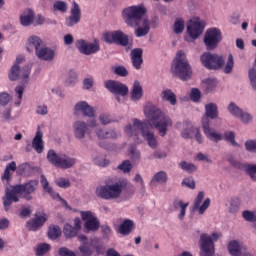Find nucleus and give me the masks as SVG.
Instances as JSON below:
<instances>
[{"label": "nucleus", "instance_id": "f257e3e1", "mask_svg": "<svg viewBox=\"0 0 256 256\" xmlns=\"http://www.w3.org/2000/svg\"><path fill=\"white\" fill-rule=\"evenodd\" d=\"M39 182L37 180H30L24 184H18L11 186L10 189H6L5 195L3 196V207L5 211H9L13 203H19V198L23 197L26 201L33 199V193L37 191Z\"/></svg>", "mask_w": 256, "mask_h": 256}, {"label": "nucleus", "instance_id": "f03ea898", "mask_svg": "<svg viewBox=\"0 0 256 256\" xmlns=\"http://www.w3.org/2000/svg\"><path fill=\"white\" fill-rule=\"evenodd\" d=\"M144 113L148 119L149 125L157 129L160 137L167 135V127H173V120L166 116L155 106H146Z\"/></svg>", "mask_w": 256, "mask_h": 256}, {"label": "nucleus", "instance_id": "7ed1b4c3", "mask_svg": "<svg viewBox=\"0 0 256 256\" xmlns=\"http://www.w3.org/2000/svg\"><path fill=\"white\" fill-rule=\"evenodd\" d=\"M132 121L133 125L129 124L125 127V133L130 137H139V134L142 133V137L147 141L149 147L157 149V137H155V133L150 130L149 124L137 118H134Z\"/></svg>", "mask_w": 256, "mask_h": 256}, {"label": "nucleus", "instance_id": "20e7f679", "mask_svg": "<svg viewBox=\"0 0 256 256\" xmlns=\"http://www.w3.org/2000/svg\"><path fill=\"white\" fill-rule=\"evenodd\" d=\"M145 15H147V8L143 4L129 6L122 11V17L128 27H139Z\"/></svg>", "mask_w": 256, "mask_h": 256}, {"label": "nucleus", "instance_id": "39448f33", "mask_svg": "<svg viewBox=\"0 0 256 256\" xmlns=\"http://www.w3.org/2000/svg\"><path fill=\"white\" fill-rule=\"evenodd\" d=\"M125 187H127V182L125 181H118L113 184H106L96 189V195L97 197H100V199H105L106 201L119 199Z\"/></svg>", "mask_w": 256, "mask_h": 256}, {"label": "nucleus", "instance_id": "423d86ee", "mask_svg": "<svg viewBox=\"0 0 256 256\" xmlns=\"http://www.w3.org/2000/svg\"><path fill=\"white\" fill-rule=\"evenodd\" d=\"M171 69L174 75H177L182 81H187L191 77V65H189L183 50L177 52Z\"/></svg>", "mask_w": 256, "mask_h": 256}, {"label": "nucleus", "instance_id": "0eeeda50", "mask_svg": "<svg viewBox=\"0 0 256 256\" xmlns=\"http://www.w3.org/2000/svg\"><path fill=\"white\" fill-rule=\"evenodd\" d=\"M47 159L51 165L59 167L60 169H71V167L77 163V159L67 156L66 154H57L55 150L48 151Z\"/></svg>", "mask_w": 256, "mask_h": 256}, {"label": "nucleus", "instance_id": "6e6552de", "mask_svg": "<svg viewBox=\"0 0 256 256\" xmlns=\"http://www.w3.org/2000/svg\"><path fill=\"white\" fill-rule=\"evenodd\" d=\"M200 61L202 65L210 71H219L222 67H225V59L219 54H211V52H204Z\"/></svg>", "mask_w": 256, "mask_h": 256}, {"label": "nucleus", "instance_id": "1a4fd4ad", "mask_svg": "<svg viewBox=\"0 0 256 256\" xmlns=\"http://www.w3.org/2000/svg\"><path fill=\"white\" fill-rule=\"evenodd\" d=\"M213 241H219V234L214 232L211 236L207 234L200 235V256L215 255V243Z\"/></svg>", "mask_w": 256, "mask_h": 256}, {"label": "nucleus", "instance_id": "9d476101", "mask_svg": "<svg viewBox=\"0 0 256 256\" xmlns=\"http://www.w3.org/2000/svg\"><path fill=\"white\" fill-rule=\"evenodd\" d=\"M103 40L108 45H120V47H127L129 45V35L121 30L109 31L103 34Z\"/></svg>", "mask_w": 256, "mask_h": 256}, {"label": "nucleus", "instance_id": "9b49d317", "mask_svg": "<svg viewBox=\"0 0 256 256\" xmlns=\"http://www.w3.org/2000/svg\"><path fill=\"white\" fill-rule=\"evenodd\" d=\"M223 41V33L219 28L208 29L204 35V45L208 51H213L217 49L219 43Z\"/></svg>", "mask_w": 256, "mask_h": 256}, {"label": "nucleus", "instance_id": "f8f14e48", "mask_svg": "<svg viewBox=\"0 0 256 256\" xmlns=\"http://www.w3.org/2000/svg\"><path fill=\"white\" fill-rule=\"evenodd\" d=\"M76 48L82 55H95V53L101 50V46L97 40H95L94 43H89L83 39L77 40Z\"/></svg>", "mask_w": 256, "mask_h": 256}, {"label": "nucleus", "instance_id": "ddd939ff", "mask_svg": "<svg viewBox=\"0 0 256 256\" xmlns=\"http://www.w3.org/2000/svg\"><path fill=\"white\" fill-rule=\"evenodd\" d=\"M81 219L86 221L84 223V229L88 231H99V227H101V222L97 219V216L93 214L91 211H81L80 212Z\"/></svg>", "mask_w": 256, "mask_h": 256}, {"label": "nucleus", "instance_id": "4468645a", "mask_svg": "<svg viewBox=\"0 0 256 256\" xmlns=\"http://www.w3.org/2000/svg\"><path fill=\"white\" fill-rule=\"evenodd\" d=\"M104 87L109 91V93H112V95L125 97L129 93V87H127V85L115 80L105 81Z\"/></svg>", "mask_w": 256, "mask_h": 256}, {"label": "nucleus", "instance_id": "2eb2a0df", "mask_svg": "<svg viewBox=\"0 0 256 256\" xmlns=\"http://www.w3.org/2000/svg\"><path fill=\"white\" fill-rule=\"evenodd\" d=\"M203 199H205V192L200 191L198 192L194 203H193V209L194 211H197L198 209V213L199 215H204L205 211H207V209H209L210 205H211V199L206 198L203 202ZM202 203V205H201Z\"/></svg>", "mask_w": 256, "mask_h": 256}, {"label": "nucleus", "instance_id": "dca6fc26", "mask_svg": "<svg viewBox=\"0 0 256 256\" xmlns=\"http://www.w3.org/2000/svg\"><path fill=\"white\" fill-rule=\"evenodd\" d=\"M81 21V8L77 2H73V6L70 10V16L66 18L65 25L66 27H74Z\"/></svg>", "mask_w": 256, "mask_h": 256}, {"label": "nucleus", "instance_id": "f3484780", "mask_svg": "<svg viewBox=\"0 0 256 256\" xmlns=\"http://www.w3.org/2000/svg\"><path fill=\"white\" fill-rule=\"evenodd\" d=\"M202 129L207 139H209L210 141H213L214 143H219V141L223 139V135L215 132L214 129H211V127L209 126L208 118H202Z\"/></svg>", "mask_w": 256, "mask_h": 256}, {"label": "nucleus", "instance_id": "a211bd4d", "mask_svg": "<svg viewBox=\"0 0 256 256\" xmlns=\"http://www.w3.org/2000/svg\"><path fill=\"white\" fill-rule=\"evenodd\" d=\"M185 125L187 128L183 130L182 137L184 139H191V134L195 133V139L197 143H203V135H201L199 128L193 127V125H191L189 122H185Z\"/></svg>", "mask_w": 256, "mask_h": 256}, {"label": "nucleus", "instance_id": "6ab92c4d", "mask_svg": "<svg viewBox=\"0 0 256 256\" xmlns=\"http://www.w3.org/2000/svg\"><path fill=\"white\" fill-rule=\"evenodd\" d=\"M204 27L201 20L191 21L190 25L187 26V33L192 39H197V37L203 34Z\"/></svg>", "mask_w": 256, "mask_h": 256}, {"label": "nucleus", "instance_id": "aec40b11", "mask_svg": "<svg viewBox=\"0 0 256 256\" xmlns=\"http://www.w3.org/2000/svg\"><path fill=\"white\" fill-rule=\"evenodd\" d=\"M46 222L47 214L42 213L40 216L39 214H35V218L27 222L26 227L29 231H37L42 225H45Z\"/></svg>", "mask_w": 256, "mask_h": 256}, {"label": "nucleus", "instance_id": "412c9836", "mask_svg": "<svg viewBox=\"0 0 256 256\" xmlns=\"http://www.w3.org/2000/svg\"><path fill=\"white\" fill-rule=\"evenodd\" d=\"M228 161L232 167H235L236 169H245L251 179L256 181V165H243L241 162L235 160L234 158H229Z\"/></svg>", "mask_w": 256, "mask_h": 256}, {"label": "nucleus", "instance_id": "4be33fe9", "mask_svg": "<svg viewBox=\"0 0 256 256\" xmlns=\"http://www.w3.org/2000/svg\"><path fill=\"white\" fill-rule=\"evenodd\" d=\"M130 59L132 61V66L139 71L143 65V49L134 48L130 52Z\"/></svg>", "mask_w": 256, "mask_h": 256}, {"label": "nucleus", "instance_id": "5701e85b", "mask_svg": "<svg viewBox=\"0 0 256 256\" xmlns=\"http://www.w3.org/2000/svg\"><path fill=\"white\" fill-rule=\"evenodd\" d=\"M33 21H35V12L30 8L23 10L20 15V24L22 27H31V25H33Z\"/></svg>", "mask_w": 256, "mask_h": 256}, {"label": "nucleus", "instance_id": "b1692460", "mask_svg": "<svg viewBox=\"0 0 256 256\" xmlns=\"http://www.w3.org/2000/svg\"><path fill=\"white\" fill-rule=\"evenodd\" d=\"M35 55L40 61H53L55 59V50L49 47H43L37 50Z\"/></svg>", "mask_w": 256, "mask_h": 256}, {"label": "nucleus", "instance_id": "393cba45", "mask_svg": "<svg viewBox=\"0 0 256 256\" xmlns=\"http://www.w3.org/2000/svg\"><path fill=\"white\" fill-rule=\"evenodd\" d=\"M32 147L36 153H43L45 149V144L43 142V132H41L39 127L37 128L36 135L33 138Z\"/></svg>", "mask_w": 256, "mask_h": 256}, {"label": "nucleus", "instance_id": "a878e982", "mask_svg": "<svg viewBox=\"0 0 256 256\" xmlns=\"http://www.w3.org/2000/svg\"><path fill=\"white\" fill-rule=\"evenodd\" d=\"M40 183H41L44 191L49 193V195L52 197V199H59V201H62V203L67 204V201H65V199L61 198V195H59V193H57V192H54L53 188L49 186V181L47 180V177H45V175H41Z\"/></svg>", "mask_w": 256, "mask_h": 256}, {"label": "nucleus", "instance_id": "bb28decb", "mask_svg": "<svg viewBox=\"0 0 256 256\" xmlns=\"http://www.w3.org/2000/svg\"><path fill=\"white\" fill-rule=\"evenodd\" d=\"M133 229H135V222H133L131 219H126L120 224L118 233L124 237H127V235H131Z\"/></svg>", "mask_w": 256, "mask_h": 256}, {"label": "nucleus", "instance_id": "cd10ccee", "mask_svg": "<svg viewBox=\"0 0 256 256\" xmlns=\"http://www.w3.org/2000/svg\"><path fill=\"white\" fill-rule=\"evenodd\" d=\"M73 129L76 139H85V133L89 131V128H87V123L82 121H76L73 124Z\"/></svg>", "mask_w": 256, "mask_h": 256}, {"label": "nucleus", "instance_id": "c85d7f7f", "mask_svg": "<svg viewBox=\"0 0 256 256\" xmlns=\"http://www.w3.org/2000/svg\"><path fill=\"white\" fill-rule=\"evenodd\" d=\"M75 111H82L86 117H95V110L85 101L77 103Z\"/></svg>", "mask_w": 256, "mask_h": 256}, {"label": "nucleus", "instance_id": "c756f323", "mask_svg": "<svg viewBox=\"0 0 256 256\" xmlns=\"http://www.w3.org/2000/svg\"><path fill=\"white\" fill-rule=\"evenodd\" d=\"M43 43V40H41V38H39L38 36H31L28 39V43H27V51H29V53H31V51H33V49H35V54L37 53V51H39L41 49V45Z\"/></svg>", "mask_w": 256, "mask_h": 256}, {"label": "nucleus", "instance_id": "7c9ffc66", "mask_svg": "<svg viewBox=\"0 0 256 256\" xmlns=\"http://www.w3.org/2000/svg\"><path fill=\"white\" fill-rule=\"evenodd\" d=\"M174 209H180V213L178 215V218L180 221H183L185 219V214L187 213V207H189V202H183V200L175 199L173 201Z\"/></svg>", "mask_w": 256, "mask_h": 256}, {"label": "nucleus", "instance_id": "2f4dec72", "mask_svg": "<svg viewBox=\"0 0 256 256\" xmlns=\"http://www.w3.org/2000/svg\"><path fill=\"white\" fill-rule=\"evenodd\" d=\"M167 179H168L167 172L159 171L152 177L150 181V186L157 187V183H159L160 185H163L167 183Z\"/></svg>", "mask_w": 256, "mask_h": 256}, {"label": "nucleus", "instance_id": "473e14b6", "mask_svg": "<svg viewBox=\"0 0 256 256\" xmlns=\"http://www.w3.org/2000/svg\"><path fill=\"white\" fill-rule=\"evenodd\" d=\"M130 97L132 101H139L143 97V87L139 81L134 82Z\"/></svg>", "mask_w": 256, "mask_h": 256}, {"label": "nucleus", "instance_id": "72a5a7b5", "mask_svg": "<svg viewBox=\"0 0 256 256\" xmlns=\"http://www.w3.org/2000/svg\"><path fill=\"white\" fill-rule=\"evenodd\" d=\"M205 115L206 117H204V119H217L218 115H219V110L217 108L216 104L213 103H209L205 106Z\"/></svg>", "mask_w": 256, "mask_h": 256}, {"label": "nucleus", "instance_id": "f704fd0d", "mask_svg": "<svg viewBox=\"0 0 256 256\" xmlns=\"http://www.w3.org/2000/svg\"><path fill=\"white\" fill-rule=\"evenodd\" d=\"M162 99L168 101L170 105H177V96L171 89H166L162 92Z\"/></svg>", "mask_w": 256, "mask_h": 256}, {"label": "nucleus", "instance_id": "c9c22d12", "mask_svg": "<svg viewBox=\"0 0 256 256\" xmlns=\"http://www.w3.org/2000/svg\"><path fill=\"white\" fill-rule=\"evenodd\" d=\"M11 171H17V163H15V161H12L6 165L4 174L2 176V181H11Z\"/></svg>", "mask_w": 256, "mask_h": 256}, {"label": "nucleus", "instance_id": "e433bc0d", "mask_svg": "<svg viewBox=\"0 0 256 256\" xmlns=\"http://www.w3.org/2000/svg\"><path fill=\"white\" fill-rule=\"evenodd\" d=\"M228 251L232 256H241V246L237 240H232L228 244Z\"/></svg>", "mask_w": 256, "mask_h": 256}, {"label": "nucleus", "instance_id": "4c0bfd02", "mask_svg": "<svg viewBox=\"0 0 256 256\" xmlns=\"http://www.w3.org/2000/svg\"><path fill=\"white\" fill-rule=\"evenodd\" d=\"M96 135L100 139H116L117 138V132H115L114 130L104 131L100 129L96 131Z\"/></svg>", "mask_w": 256, "mask_h": 256}, {"label": "nucleus", "instance_id": "58836bf2", "mask_svg": "<svg viewBox=\"0 0 256 256\" xmlns=\"http://www.w3.org/2000/svg\"><path fill=\"white\" fill-rule=\"evenodd\" d=\"M178 165L180 169H182V171H185L186 173L189 174L195 173V171H197V166L187 161H181Z\"/></svg>", "mask_w": 256, "mask_h": 256}, {"label": "nucleus", "instance_id": "ea45409f", "mask_svg": "<svg viewBox=\"0 0 256 256\" xmlns=\"http://www.w3.org/2000/svg\"><path fill=\"white\" fill-rule=\"evenodd\" d=\"M143 21V27L139 26L136 29V37H145L149 33V21L147 19L142 20Z\"/></svg>", "mask_w": 256, "mask_h": 256}, {"label": "nucleus", "instance_id": "a19ab883", "mask_svg": "<svg viewBox=\"0 0 256 256\" xmlns=\"http://www.w3.org/2000/svg\"><path fill=\"white\" fill-rule=\"evenodd\" d=\"M77 230L73 228L70 224H65L63 228V234L67 239H73V237H77Z\"/></svg>", "mask_w": 256, "mask_h": 256}, {"label": "nucleus", "instance_id": "79ce46f5", "mask_svg": "<svg viewBox=\"0 0 256 256\" xmlns=\"http://www.w3.org/2000/svg\"><path fill=\"white\" fill-rule=\"evenodd\" d=\"M235 67V60L233 59V54H229L228 55V60L226 62V64L224 65V73H226V75H229L231 73H233V68Z\"/></svg>", "mask_w": 256, "mask_h": 256}, {"label": "nucleus", "instance_id": "37998d69", "mask_svg": "<svg viewBox=\"0 0 256 256\" xmlns=\"http://www.w3.org/2000/svg\"><path fill=\"white\" fill-rule=\"evenodd\" d=\"M185 31V21L183 18H177L174 22V33L179 35Z\"/></svg>", "mask_w": 256, "mask_h": 256}, {"label": "nucleus", "instance_id": "c03bdc74", "mask_svg": "<svg viewBox=\"0 0 256 256\" xmlns=\"http://www.w3.org/2000/svg\"><path fill=\"white\" fill-rule=\"evenodd\" d=\"M204 84L206 93H211V91H215L217 87V79L208 78L204 80Z\"/></svg>", "mask_w": 256, "mask_h": 256}, {"label": "nucleus", "instance_id": "a18cd8bd", "mask_svg": "<svg viewBox=\"0 0 256 256\" xmlns=\"http://www.w3.org/2000/svg\"><path fill=\"white\" fill-rule=\"evenodd\" d=\"M21 73V70L17 64H14L9 72V80L10 81H17L19 79V75Z\"/></svg>", "mask_w": 256, "mask_h": 256}, {"label": "nucleus", "instance_id": "49530a36", "mask_svg": "<svg viewBox=\"0 0 256 256\" xmlns=\"http://www.w3.org/2000/svg\"><path fill=\"white\" fill-rule=\"evenodd\" d=\"M48 237L52 240L59 239V237H61V228H59V226L50 227L48 230Z\"/></svg>", "mask_w": 256, "mask_h": 256}, {"label": "nucleus", "instance_id": "de8ad7c7", "mask_svg": "<svg viewBox=\"0 0 256 256\" xmlns=\"http://www.w3.org/2000/svg\"><path fill=\"white\" fill-rule=\"evenodd\" d=\"M54 183L57 185V187H60L61 189H67L71 187V181L63 177L55 179Z\"/></svg>", "mask_w": 256, "mask_h": 256}, {"label": "nucleus", "instance_id": "09e8293b", "mask_svg": "<svg viewBox=\"0 0 256 256\" xmlns=\"http://www.w3.org/2000/svg\"><path fill=\"white\" fill-rule=\"evenodd\" d=\"M228 111L231 115H233L234 117H238L241 115L242 113V109L239 108V106L235 105L234 102H231L229 105H228Z\"/></svg>", "mask_w": 256, "mask_h": 256}, {"label": "nucleus", "instance_id": "8fccbe9b", "mask_svg": "<svg viewBox=\"0 0 256 256\" xmlns=\"http://www.w3.org/2000/svg\"><path fill=\"white\" fill-rule=\"evenodd\" d=\"M51 249V245L46 243H41L36 248V255L43 256L45 253H47Z\"/></svg>", "mask_w": 256, "mask_h": 256}, {"label": "nucleus", "instance_id": "3c124183", "mask_svg": "<svg viewBox=\"0 0 256 256\" xmlns=\"http://www.w3.org/2000/svg\"><path fill=\"white\" fill-rule=\"evenodd\" d=\"M224 139L228 141V143H231L233 147H239V144L235 142V132L228 131L224 133Z\"/></svg>", "mask_w": 256, "mask_h": 256}, {"label": "nucleus", "instance_id": "603ef678", "mask_svg": "<svg viewBox=\"0 0 256 256\" xmlns=\"http://www.w3.org/2000/svg\"><path fill=\"white\" fill-rule=\"evenodd\" d=\"M118 169L120 171H123V173H131V169H133V165L131 164V161L124 160L119 166Z\"/></svg>", "mask_w": 256, "mask_h": 256}, {"label": "nucleus", "instance_id": "864d4df0", "mask_svg": "<svg viewBox=\"0 0 256 256\" xmlns=\"http://www.w3.org/2000/svg\"><path fill=\"white\" fill-rule=\"evenodd\" d=\"M242 217L245 219V221H249L250 223L256 222V215L254 212L245 210L242 212Z\"/></svg>", "mask_w": 256, "mask_h": 256}, {"label": "nucleus", "instance_id": "5fc2aeb1", "mask_svg": "<svg viewBox=\"0 0 256 256\" xmlns=\"http://www.w3.org/2000/svg\"><path fill=\"white\" fill-rule=\"evenodd\" d=\"M53 7H54V11H61V13L67 12V3L63 1H56Z\"/></svg>", "mask_w": 256, "mask_h": 256}, {"label": "nucleus", "instance_id": "6e6d98bb", "mask_svg": "<svg viewBox=\"0 0 256 256\" xmlns=\"http://www.w3.org/2000/svg\"><path fill=\"white\" fill-rule=\"evenodd\" d=\"M190 98L194 103H198L201 99V91L197 88H193L190 93Z\"/></svg>", "mask_w": 256, "mask_h": 256}, {"label": "nucleus", "instance_id": "4d7b16f0", "mask_svg": "<svg viewBox=\"0 0 256 256\" xmlns=\"http://www.w3.org/2000/svg\"><path fill=\"white\" fill-rule=\"evenodd\" d=\"M101 232H102L104 239H109V237H111V235H113V230L111 229V227L109 225H102Z\"/></svg>", "mask_w": 256, "mask_h": 256}, {"label": "nucleus", "instance_id": "13d9d810", "mask_svg": "<svg viewBox=\"0 0 256 256\" xmlns=\"http://www.w3.org/2000/svg\"><path fill=\"white\" fill-rule=\"evenodd\" d=\"M9 101H11L9 93L3 92L0 94V105H2V107L9 105Z\"/></svg>", "mask_w": 256, "mask_h": 256}, {"label": "nucleus", "instance_id": "bf43d9fd", "mask_svg": "<svg viewBox=\"0 0 256 256\" xmlns=\"http://www.w3.org/2000/svg\"><path fill=\"white\" fill-rule=\"evenodd\" d=\"M79 251H80L81 256H91V255H93V250L91 249V247H89L87 245L80 246Z\"/></svg>", "mask_w": 256, "mask_h": 256}, {"label": "nucleus", "instance_id": "052dcab7", "mask_svg": "<svg viewBox=\"0 0 256 256\" xmlns=\"http://www.w3.org/2000/svg\"><path fill=\"white\" fill-rule=\"evenodd\" d=\"M182 185L188 187V189H195V179L193 177L184 178Z\"/></svg>", "mask_w": 256, "mask_h": 256}, {"label": "nucleus", "instance_id": "680f3d73", "mask_svg": "<svg viewBox=\"0 0 256 256\" xmlns=\"http://www.w3.org/2000/svg\"><path fill=\"white\" fill-rule=\"evenodd\" d=\"M114 73L116 75H119V77H127V75H129V72L127 71V68H125V66L116 67Z\"/></svg>", "mask_w": 256, "mask_h": 256}, {"label": "nucleus", "instance_id": "e2e57ef3", "mask_svg": "<svg viewBox=\"0 0 256 256\" xmlns=\"http://www.w3.org/2000/svg\"><path fill=\"white\" fill-rule=\"evenodd\" d=\"M58 255H60V256H77V254H75V252L71 251L67 247H61L58 250Z\"/></svg>", "mask_w": 256, "mask_h": 256}, {"label": "nucleus", "instance_id": "0e129e2a", "mask_svg": "<svg viewBox=\"0 0 256 256\" xmlns=\"http://www.w3.org/2000/svg\"><path fill=\"white\" fill-rule=\"evenodd\" d=\"M99 121L102 125H109V123H113V119H111V115L109 114H101L99 116Z\"/></svg>", "mask_w": 256, "mask_h": 256}, {"label": "nucleus", "instance_id": "69168bd1", "mask_svg": "<svg viewBox=\"0 0 256 256\" xmlns=\"http://www.w3.org/2000/svg\"><path fill=\"white\" fill-rule=\"evenodd\" d=\"M238 119H241L242 123H249V121L253 120V116L247 112L240 113Z\"/></svg>", "mask_w": 256, "mask_h": 256}, {"label": "nucleus", "instance_id": "338daca9", "mask_svg": "<svg viewBox=\"0 0 256 256\" xmlns=\"http://www.w3.org/2000/svg\"><path fill=\"white\" fill-rule=\"evenodd\" d=\"M245 147L250 153H256V141L255 140H250L246 141Z\"/></svg>", "mask_w": 256, "mask_h": 256}, {"label": "nucleus", "instance_id": "774afa93", "mask_svg": "<svg viewBox=\"0 0 256 256\" xmlns=\"http://www.w3.org/2000/svg\"><path fill=\"white\" fill-rule=\"evenodd\" d=\"M76 82H77V74L74 71H70V74L66 81L67 85H75Z\"/></svg>", "mask_w": 256, "mask_h": 256}]
</instances>
